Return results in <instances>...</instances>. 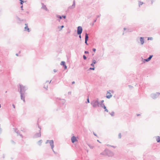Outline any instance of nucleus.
<instances>
[{
	"label": "nucleus",
	"mask_w": 160,
	"mask_h": 160,
	"mask_svg": "<svg viewBox=\"0 0 160 160\" xmlns=\"http://www.w3.org/2000/svg\"><path fill=\"white\" fill-rule=\"evenodd\" d=\"M97 18H96L94 21H93V23L92 24V26H93L94 24V23L96 22L97 21Z\"/></svg>",
	"instance_id": "bb28decb"
},
{
	"label": "nucleus",
	"mask_w": 160,
	"mask_h": 160,
	"mask_svg": "<svg viewBox=\"0 0 160 160\" xmlns=\"http://www.w3.org/2000/svg\"><path fill=\"white\" fill-rule=\"evenodd\" d=\"M11 142H12V143H13V144H15V142H14V141H13V140H11Z\"/></svg>",
	"instance_id": "603ef678"
},
{
	"label": "nucleus",
	"mask_w": 160,
	"mask_h": 160,
	"mask_svg": "<svg viewBox=\"0 0 160 160\" xmlns=\"http://www.w3.org/2000/svg\"><path fill=\"white\" fill-rule=\"evenodd\" d=\"M92 63L93 64H95L97 62L94 59H92Z\"/></svg>",
	"instance_id": "b1692460"
},
{
	"label": "nucleus",
	"mask_w": 160,
	"mask_h": 160,
	"mask_svg": "<svg viewBox=\"0 0 160 160\" xmlns=\"http://www.w3.org/2000/svg\"><path fill=\"white\" fill-rule=\"evenodd\" d=\"M52 151H53V152L55 153H56V152H55L54 151V150H53V149H52Z\"/></svg>",
	"instance_id": "338daca9"
},
{
	"label": "nucleus",
	"mask_w": 160,
	"mask_h": 160,
	"mask_svg": "<svg viewBox=\"0 0 160 160\" xmlns=\"http://www.w3.org/2000/svg\"><path fill=\"white\" fill-rule=\"evenodd\" d=\"M91 66L92 67H94V64H93L92 63L91 64Z\"/></svg>",
	"instance_id": "37998d69"
},
{
	"label": "nucleus",
	"mask_w": 160,
	"mask_h": 160,
	"mask_svg": "<svg viewBox=\"0 0 160 160\" xmlns=\"http://www.w3.org/2000/svg\"><path fill=\"white\" fill-rule=\"evenodd\" d=\"M140 43L141 45H143L144 42V38L143 37H140L139 38Z\"/></svg>",
	"instance_id": "f8f14e48"
},
{
	"label": "nucleus",
	"mask_w": 160,
	"mask_h": 160,
	"mask_svg": "<svg viewBox=\"0 0 160 160\" xmlns=\"http://www.w3.org/2000/svg\"><path fill=\"white\" fill-rule=\"evenodd\" d=\"M137 116H138L140 115V114H137Z\"/></svg>",
	"instance_id": "774afa93"
},
{
	"label": "nucleus",
	"mask_w": 160,
	"mask_h": 160,
	"mask_svg": "<svg viewBox=\"0 0 160 160\" xmlns=\"http://www.w3.org/2000/svg\"><path fill=\"white\" fill-rule=\"evenodd\" d=\"M75 82L74 81H73L72 82V84H73L75 83Z\"/></svg>",
	"instance_id": "e2e57ef3"
},
{
	"label": "nucleus",
	"mask_w": 160,
	"mask_h": 160,
	"mask_svg": "<svg viewBox=\"0 0 160 160\" xmlns=\"http://www.w3.org/2000/svg\"><path fill=\"white\" fill-rule=\"evenodd\" d=\"M148 40H153V38L152 37H148Z\"/></svg>",
	"instance_id": "c756f323"
},
{
	"label": "nucleus",
	"mask_w": 160,
	"mask_h": 160,
	"mask_svg": "<svg viewBox=\"0 0 160 160\" xmlns=\"http://www.w3.org/2000/svg\"><path fill=\"white\" fill-rule=\"evenodd\" d=\"M5 155L4 154H3V156H2V158H5Z\"/></svg>",
	"instance_id": "3c124183"
},
{
	"label": "nucleus",
	"mask_w": 160,
	"mask_h": 160,
	"mask_svg": "<svg viewBox=\"0 0 160 160\" xmlns=\"http://www.w3.org/2000/svg\"><path fill=\"white\" fill-rule=\"evenodd\" d=\"M101 154L103 155H105V154H104V152H103L101 153Z\"/></svg>",
	"instance_id": "5fc2aeb1"
},
{
	"label": "nucleus",
	"mask_w": 160,
	"mask_h": 160,
	"mask_svg": "<svg viewBox=\"0 0 160 160\" xmlns=\"http://www.w3.org/2000/svg\"><path fill=\"white\" fill-rule=\"evenodd\" d=\"M83 58L84 60H86V59H87V57H86L85 55H83Z\"/></svg>",
	"instance_id": "2f4dec72"
},
{
	"label": "nucleus",
	"mask_w": 160,
	"mask_h": 160,
	"mask_svg": "<svg viewBox=\"0 0 160 160\" xmlns=\"http://www.w3.org/2000/svg\"><path fill=\"white\" fill-rule=\"evenodd\" d=\"M52 151H53V152L55 153H56V152H55L54 151V150H53V149H52Z\"/></svg>",
	"instance_id": "69168bd1"
},
{
	"label": "nucleus",
	"mask_w": 160,
	"mask_h": 160,
	"mask_svg": "<svg viewBox=\"0 0 160 160\" xmlns=\"http://www.w3.org/2000/svg\"><path fill=\"white\" fill-rule=\"evenodd\" d=\"M15 132L17 133L18 134H19L20 136H21L22 138V134H20L19 133H18V130L17 129H15Z\"/></svg>",
	"instance_id": "dca6fc26"
},
{
	"label": "nucleus",
	"mask_w": 160,
	"mask_h": 160,
	"mask_svg": "<svg viewBox=\"0 0 160 160\" xmlns=\"http://www.w3.org/2000/svg\"><path fill=\"white\" fill-rule=\"evenodd\" d=\"M41 4L42 5V7H41V8L45 10L46 11H48V9L47 8L46 6L43 3H42Z\"/></svg>",
	"instance_id": "0eeeda50"
},
{
	"label": "nucleus",
	"mask_w": 160,
	"mask_h": 160,
	"mask_svg": "<svg viewBox=\"0 0 160 160\" xmlns=\"http://www.w3.org/2000/svg\"><path fill=\"white\" fill-rule=\"evenodd\" d=\"M152 57H153L152 55H150L149 56V57L151 59L152 58Z\"/></svg>",
	"instance_id": "de8ad7c7"
},
{
	"label": "nucleus",
	"mask_w": 160,
	"mask_h": 160,
	"mask_svg": "<svg viewBox=\"0 0 160 160\" xmlns=\"http://www.w3.org/2000/svg\"><path fill=\"white\" fill-rule=\"evenodd\" d=\"M87 103H89V100L88 97L87 99Z\"/></svg>",
	"instance_id": "58836bf2"
},
{
	"label": "nucleus",
	"mask_w": 160,
	"mask_h": 160,
	"mask_svg": "<svg viewBox=\"0 0 160 160\" xmlns=\"http://www.w3.org/2000/svg\"><path fill=\"white\" fill-rule=\"evenodd\" d=\"M160 94L159 92H156V93H152L151 95V97L153 99H155L157 98Z\"/></svg>",
	"instance_id": "20e7f679"
},
{
	"label": "nucleus",
	"mask_w": 160,
	"mask_h": 160,
	"mask_svg": "<svg viewBox=\"0 0 160 160\" xmlns=\"http://www.w3.org/2000/svg\"><path fill=\"white\" fill-rule=\"evenodd\" d=\"M143 2H141V1H139V7H140V6L142 5L143 4Z\"/></svg>",
	"instance_id": "5701e85b"
},
{
	"label": "nucleus",
	"mask_w": 160,
	"mask_h": 160,
	"mask_svg": "<svg viewBox=\"0 0 160 160\" xmlns=\"http://www.w3.org/2000/svg\"><path fill=\"white\" fill-rule=\"evenodd\" d=\"M128 86L130 88H131V87H132V86H131V85H129V86Z\"/></svg>",
	"instance_id": "0e129e2a"
},
{
	"label": "nucleus",
	"mask_w": 160,
	"mask_h": 160,
	"mask_svg": "<svg viewBox=\"0 0 160 160\" xmlns=\"http://www.w3.org/2000/svg\"><path fill=\"white\" fill-rule=\"evenodd\" d=\"M123 29H124V30H127V31H126V32H128V31H129V30H128V29H127V28H123Z\"/></svg>",
	"instance_id": "e433bc0d"
},
{
	"label": "nucleus",
	"mask_w": 160,
	"mask_h": 160,
	"mask_svg": "<svg viewBox=\"0 0 160 160\" xmlns=\"http://www.w3.org/2000/svg\"><path fill=\"white\" fill-rule=\"evenodd\" d=\"M144 60H145V59H143L142 58V61L144 63H145L146 62V61Z\"/></svg>",
	"instance_id": "4c0bfd02"
},
{
	"label": "nucleus",
	"mask_w": 160,
	"mask_h": 160,
	"mask_svg": "<svg viewBox=\"0 0 160 160\" xmlns=\"http://www.w3.org/2000/svg\"><path fill=\"white\" fill-rule=\"evenodd\" d=\"M92 50L94 52H95L96 51V49L94 48H93Z\"/></svg>",
	"instance_id": "c03bdc74"
},
{
	"label": "nucleus",
	"mask_w": 160,
	"mask_h": 160,
	"mask_svg": "<svg viewBox=\"0 0 160 160\" xmlns=\"http://www.w3.org/2000/svg\"><path fill=\"white\" fill-rule=\"evenodd\" d=\"M82 31V28L81 26H78L77 28V34H81Z\"/></svg>",
	"instance_id": "39448f33"
},
{
	"label": "nucleus",
	"mask_w": 160,
	"mask_h": 160,
	"mask_svg": "<svg viewBox=\"0 0 160 160\" xmlns=\"http://www.w3.org/2000/svg\"><path fill=\"white\" fill-rule=\"evenodd\" d=\"M93 134H94L95 136H97V134H96L94 132H93Z\"/></svg>",
	"instance_id": "bf43d9fd"
},
{
	"label": "nucleus",
	"mask_w": 160,
	"mask_h": 160,
	"mask_svg": "<svg viewBox=\"0 0 160 160\" xmlns=\"http://www.w3.org/2000/svg\"><path fill=\"white\" fill-rule=\"evenodd\" d=\"M50 141V140H47L46 141V142H45V143H46V144H47V143H49V141Z\"/></svg>",
	"instance_id": "a19ab883"
},
{
	"label": "nucleus",
	"mask_w": 160,
	"mask_h": 160,
	"mask_svg": "<svg viewBox=\"0 0 160 160\" xmlns=\"http://www.w3.org/2000/svg\"><path fill=\"white\" fill-rule=\"evenodd\" d=\"M12 106L14 108H15V105L14 104H12Z\"/></svg>",
	"instance_id": "864d4df0"
},
{
	"label": "nucleus",
	"mask_w": 160,
	"mask_h": 160,
	"mask_svg": "<svg viewBox=\"0 0 160 160\" xmlns=\"http://www.w3.org/2000/svg\"><path fill=\"white\" fill-rule=\"evenodd\" d=\"M118 137L119 138H121V133H119L118 134Z\"/></svg>",
	"instance_id": "f704fd0d"
},
{
	"label": "nucleus",
	"mask_w": 160,
	"mask_h": 160,
	"mask_svg": "<svg viewBox=\"0 0 160 160\" xmlns=\"http://www.w3.org/2000/svg\"><path fill=\"white\" fill-rule=\"evenodd\" d=\"M68 94L71 95V92H68Z\"/></svg>",
	"instance_id": "4d7b16f0"
},
{
	"label": "nucleus",
	"mask_w": 160,
	"mask_h": 160,
	"mask_svg": "<svg viewBox=\"0 0 160 160\" xmlns=\"http://www.w3.org/2000/svg\"><path fill=\"white\" fill-rule=\"evenodd\" d=\"M71 140L72 142L74 143L75 142L77 141V140L75 137L73 136L71 138Z\"/></svg>",
	"instance_id": "9d476101"
},
{
	"label": "nucleus",
	"mask_w": 160,
	"mask_h": 160,
	"mask_svg": "<svg viewBox=\"0 0 160 160\" xmlns=\"http://www.w3.org/2000/svg\"><path fill=\"white\" fill-rule=\"evenodd\" d=\"M17 19H18V21H23V20H21L20 19V18H19V17H17Z\"/></svg>",
	"instance_id": "c9c22d12"
},
{
	"label": "nucleus",
	"mask_w": 160,
	"mask_h": 160,
	"mask_svg": "<svg viewBox=\"0 0 160 160\" xmlns=\"http://www.w3.org/2000/svg\"><path fill=\"white\" fill-rule=\"evenodd\" d=\"M101 16V14H99V15H97L96 16V17H97L96 18L97 19L98 18L100 17Z\"/></svg>",
	"instance_id": "473e14b6"
},
{
	"label": "nucleus",
	"mask_w": 160,
	"mask_h": 160,
	"mask_svg": "<svg viewBox=\"0 0 160 160\" xmlns=\"http://www.w3.org/2000/svg\"><path fill=\"white\" fill-rule=\"evenodd\" d=\"M61 65L63 66H64L65 65H66L65 62L64 61H62L61 62Z\"/></svg>",
	"instance_id": "412c9836"
},
{
	"label": "nucleus",
	"mask_w": 160,
	"mask_h": 160,
	"mask_svg": "<svg viewBox=\"0 0 160 160\" xmlns=\"http://www.w3.org/2000/svg\"><path fill=\"white\" fill-rule=\"evenodd\" d=\"M38 128L40 129V130H41V128L38 125Z\"/></svg>",
	"instance_id": "052dcab7"
},
{
	"label": "nucleus",
	"mask_w": 160,
	"mask_h": 160,
	"mask_svg": "<svg viewBox=\"0 0 160 160\" xmlns=\"http://www.w3.org/2000/svg\"><path fill=\"white\" fill-rule=\"evenodd\" d=\"M100 106L105 109V111L107 112H108V110L107 109L106 107L105 106L104 104H102V105H100Z\"/></svg>",
	"instance_id": "9b49d317"
},
{
	"label": "nucleus",
	"mask_w": 160,
	"mask_h": 160,
	"mask_svg": "<svg viewBox=\"0 0 160 160\" xmlns=\"http://www.w3.org/2000/svg\"><path fill=\"white\" fill-rule=\"evenodd\" d=\"M104 102V101L103 100H102L101 101V102H100L101 103L100 104V105H102V104H104L103 103V102Z\"/></svg>",
	"instance_id": "7c9ffc66"
},
{
	"label": "nucleus",
	"mask_w": 160,
	"mask_h": 160,
	"mask_svg": "<svg viewBox=\"0 0 160 160\" xmlns=\"http://www.w3.org/2000/svg\"><path fill=\"white\" fill-rule=\"evenodd\" d=\"M65 69H67V66H66V65H65L64 66H63Z\"/></svg>",
	"instance_id": "49530a36"
},
{
	"label": "nucleus",
	"mask_w": 160,
	"mask_h": 160,
	"mask_svg": "<svg viewBox=\"0 0 160 160\" xmlns=\"http://www.w3.org/2000/svg\"><path fill=\"white\" fill-rule=\"evenodd\" d=\"M157 141L158 142H160V137L159 136H158V138H157Z\"/></svg>",
	"instance_id": "a878e982"
},
{
	"label": "nucleus",
	"mask_w": 160,
	"mask_h": 160,
	"mask_svg": "<svg viewBox=\"0 0 160 160\" xmlns=\"http://www.w3.org/2000/svg\"><path fill=\"white\" fill-rule=\"evenodd\" d=\"M65 102V101L64 99H62L61 100L60 102H59L60 103H61L62 105H63Z\"/></svg>",
	"instance_id": "2eb2a0df"
},
{
	"label": "nucleus",
	"mask_w": 160,
	"mask_h": 160,
	"mask_svg": "<svg viewBox=\"0 0 160 160\" xmlns=\"http://www.w3.org/2000/svg\"><path fill=\"white\" fill-rule=\"evenodd\" d=\"M74 8V7H72V5L69 6L68 8L70 9H72Z\"/></svg>",
	"instance_id": "cd10ccee"
},
{
	"label": "nucleus",
	"mask_w": 160,
	"mask_h": 160,
	"mask_svg": "<svg viewBox=\"0 0 160 160\" xmlns=\"http://www.w3.org/2000/svg\"><path fill=\"white\" fill-rule=\"evenodd\" d=\"M91 104L94 108L99 107L100 106V103L99 102V99L98 98H97L96 99L93 100L91 102Z\"/></svg>",
	"instance_id": "f03ea898"
},
{
	"label": "nucleus",
	"mask_w": 160,
	"mask_h": 160,
	"mask_svg": "<svg viewBox=\"0 0 160 160\" xmlns=\"http://www.w3.org/2000/svg\"><path fill=\"white\" fill-rule=\"evenodd\" d=\"M108 146H111V147H113L114 148H116V147H115L114 146H111V145H108Z\"/></svg>",
	"instance_id": "09e8293b"
},
{
	"label": "nucleus",
	"mask_w": 160,
	"mask_h": 160,
	"mask_svg": "<svg viewBox=\"0 0 160 160\" xmlns=\"http://www.w3.org/2000/svg\"><path fill=\"white\" fill-rule=\"evenodd\" d=\"M89 146L91 148H92V149L93 148V147L91 145H89Z\"/></svg>",
	"instance_id": "8fccbe9b"
},
{
	"label": "nucleus",
	"mask_w": 160,
	"mask_h": 160,
	"mask_svg": "<svg viewBox=\"0 0 160 160\" xmlns=\"http://www.w3.org/2000/svg\"><path fill=\"white\" fill-rule=\"evenodd\" d=\"M41 132L40 130H39V133H36L34 136V138H37L38 137H40L41 136Z\"/></svg>",
	"instance_id": "423d86ee"
},
{
	"label": "nucleus",
	"mask_w": 160,
	"mask_h": 160,
	"mask_svg": "<svg viewBox=\"0 0 160 160\" xmlns=\"http://www.w3.org/2000/svg\"><path fill=\"white\" fill-rule=\"evenodd\" d=\"M88 34L86 33L85 35V40H88Z\"/></svg>",
	"instance_id": "4468645a"
},
{
	"label": "nucleus",
	"mask_w": 160,
	"mask_h": 160,
	"mask_svg": "<svg viewBox=\"0 0 160 160\" xmlns=\"http://www.w3.org/2000/svg\"><path fill=\"white\" fill-rule=\"evenodd\" d=\"M51 81H50V82L49 81H46L44 84L43 88L46 90H47L48 88V85L50 84L51 83ZM52 83L53 82H51V83Z\"/></svg>",
	"instance_id": "7ed1b4c3"
},
{
	"label": "nucleus",
	"mask_w": 160,
	"mask_h": 160,
	"mask_svg": "<svg viewBox=\"0 0 160 160\" xmlns=\"http://www.w3.org/2000/svg\"><path fill=\"white\" fill-rule=\"evenodd\" d=\"M107 94H109V95H107L106 96L107 98L109 99L112 97V95L111 94V93L108 91L107 92Z\"/></svg>",
	"instance_id": "ddd939ff"
},
{
	"label": "nucleus",
	"mask_w": 160,
	"mask_h": 160,
	"mask_svg": "<svg viewBox=\"0 0 160 160\" xmlns=\"http://www.w3.org/2000/svg\"><path fill=\"white\" fill-rule=\"evenodd\" d=\"M57 70H56V69H54L53 70V71L54 72H57Z\"/></svg>",
	"instance_id": "6e6d98bb"
},
{
	"label": "nucleus",
	"mask_w": 160,
	"mask_h": 160,
	"mask_svg": "<svg viewBox=\"0 0 160 160\" xmlns=\"http://www.w3.org/2000/svg\"><path fill=\"white\" fill-rule=\"evenodd\" d=\"M62 18H63L64 19H65L66 18V16L65 15H62Z\"/></svg>",
	"instance_id": "ea45409f"
},
{
	"label": "nucleus",
	"mask_w": 160,
	"mask_h": 160,
	"mask_svg": "<svg viewBox=\"0 0 160 160\" xmlns=\"http://www.w3.org/2000/svg\"><path fill=\"white\" fill-rule=\"evenodd\" d=\"M89 69L94 70L95 69V68L94 67L90 68Z\"/></svg>",
	"instance_id": "72a5a7b5"
},
{
	"label": "nucleus",
	"mask_w": 160,
	"mask_h": 160,
	"mask_svg": "<svg viewBox=\"0 0 160 160\" xmlns=\"http://www.w3.org/2000/svg\"><path fill=\"white\" fill-rule=\"evenodd\" d=\"M25 27H24V31L29 32H30V29L28 28V24L27 23H25Z\"/></svg>",
	"instance_id": "1a4fd4ad"
},
{
	"label": "nucleus",
	"mask_w": 160,
	"mask_h": 160,
	"mask_svg": "<svg viewBox=\"0 0 160 160\" xmlns=\"http://www.w3.org/2000/svg\"><path fill=\"white\" fill-rule=\"evenodd\" d=\"M64 26L63 25H62V26H61L60 27L58 26V28H60V29L59 30V31H60L62 29V28H64Z\"/></svg>",
	"instance_id": "a211bd4d"
},
{
	"label": "nucleus",
	"mask_w": 160,
	"mask_h": 160,
	"mask_svg": "<svg viewBox=\"0 0 160 160\" xmlns=\"http://www.w3.org/2000/svg\"><path fill=\"white\" fill-rule=\"evenodd\" d=\"M151 59L150 58L148 57L147 59H145V61H146V62H148L149 61H150Z\"/></svg>",
	"instance_id": "4be33fe9"
},
{
	"label": "nucleus",
	"mask_w": 160,
	"mask_h": 160,
	"mask_svg": "<svg viewBox=\"0 0 160 160\" xmlns=\"http://www.w3.org/2000/svg\"><path fill=\"white\" fill-rule=\"evenodd\" d=\"M88 41V40H85V43L87 45H88V43H87V41Z\"/></svg>",
	"instance_id": "a18cd8bd"
},
{
	"label": "nucleus",
	"mask_w": 160,
	"mask_h": 160,
	"mask_svg": "<svg viewBox=\"0 0 160 160\" xmlns=\"http://www.w3.org/2000/svg\"><path fill=\"white\" fill-rule=\"evenodd\" d=\"M18 90H20L19 92L20 93L21 99L25 102V98L26 94L25 91L28 88L25 86H24L20 84H19L18 86Z\"/></svg>",
	"instance_id": "f257e3e1"
},
{
	"label": "nucleus",
	"mask_w": 160,
	"mask_h": 160,
	"mask_svg": "<svg viewBox=\"0 0 160 160\" xmlns=\"http://www.w3.org/2000/svg\"><path fill=\"white\" fill-rule=\"evenodd\" d=\"M56 17L57 18H59V19H62V16H61L59 15H56Z\"/></svg>",
	"instance_id": "f3484780"
},
{
	"label": "nucleus",
	"mask_w": 160,
	"mask_h": 160,
	"mask_svg": "<svg viewBox=\"0 0 160 160\" xmlns=\"http://www.w3.org/2000/svg\"><path fill=\"white\" fill-rule=\"evenodd\" d=\"M84 53H85V54H88V53H89V52H88V51H85L84 52Z\"/></svg>",
	"instance_id": "79ce46f5"
},
{
	"label": "nucleus",
	"mask_w": 160,
	"mask_h": 160,
	"mask_svg": "<svg viewBox=\"0 0 160 160\" xmlns=\"http://www.w3.org/2000/svg\"><path fill=\"white\" fill-rule=\"evenodd\" d=\"M22 8H23V6L22 5V6H21V8H22V10H23Z\"/></svg>",
	"instance_id": "680f3d73"
},
{
	"label": "nucleus",
	"mask_w": 160,
	"mask_h": 160,
	"mask_svg": "<svg viewBox=\"0 0 160 160\" xmlns=\"http://www.w3.org/2000/svg\"><path fill=\"white\" fill-rule=\"evenodd\" d=\"M42 142V140H39L38 142V145H41Z\"/></svg>",
	"instance_id": "6ab92c4d"
},
{
	"label": "nucleus",
	"mask_w": 160,
	"mask_h": 160,
	"mask_svg": "<svg viewBox=\"0 0 160 160\" xmlns=\"http://www.w3.org/2000/svg\"><path fill=\"white\" fill-rule=\"evenodd\" d=\"M79 38H80L81 39V34H79Z\"/></svg>",
	"instance_id": "13d9d810"
},
{
	"label": "nucleus",
	"mask_w": 160,
	"mask_h": 160,
	"mask_svg": "<svg viewBox=\"0 0 160 160\" xmlns=\"http://www.w3.org/2000/svg\"><path fill=\"white\" fill-rule=\"evenodd\" d=\"M20 1V3L21 4H22L24 2V1L22 0H19Z\"/></svg>",
	"instance_id": "c85d7f7f"
},
{
	"label": "nucleus",
	"mask_w": 160,
	"mask_h": 160,
	"mask_svg": "<svg viewBox=\"0 0 160 160\" xmlns=\"http://www.w3.org/2000/svg\"><path fill=\"white\" fill-rule=\"evenodd\" d=\"M72 7H75V0H74L73 2V4L72 5Z\"/></svg>",
	"instance_id": "393cba45"
},
{
	"label": "nucleus",
	"mask_w": 160,
	"mask_h": 160,
	"mask_svg": "<svg viewBox=\"0 0 160 160\" xmlns=\"http://www.w3.org/2000/svg\"><path fill=\"white\" fill-rule=\"evenodd\" d=\"M109 114L111 115L112 116H113L114 115V111H112L111 113L109 112Z\"/></svg>",
	"instance_id": "aec40b11"
},
{
	"label": "nucleus",
	"mask_w": 160,
	"mask_h": 160,
	"mask_svg": "<svg viewBox=\"0 0 160 160\" xmlns=\"http://www.w3.org/2000/svg\"><path fill=\"white\" fill-rule=\"evenodd\" d=\"M49 143L50 144V146H51V148L52 149H53V148H54V143L53 141V140H51L49 141Z\"/></svg>",
	"instance_id": "6e6552de"
}]
</instances>
